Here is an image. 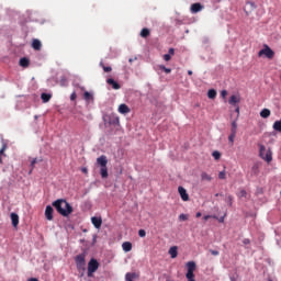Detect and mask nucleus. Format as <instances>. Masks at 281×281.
<instances>
[{"instance_id":"1","label":"nucleus","mask_w":281,"mask_h":281,"mask_svg":"<svg viewBox=\"0 0 281 281\" xmlns=\"http://www.w3.org/2000/svg\"><path fill=\"white\" fill-rule=\"evenodd\" d=\"M53 207L60 214V216H69L70 214H74V206L67 202V200H56L53 202Z\"/></svg>"},{"instance_id":"2","label":"nucleus","mask_w":281,"mask_h":281,"mask_svg":"<svg viewBox=\"0 0 281 281\" xmlns=\"http://www.w3.org/2000/svg\"><path fill=\"white\" fill-rule=\"evenodd\" d=\"M97 164L100 166V175L102 179L109 178V168L106 167V164H109V159H106V156L102 155L99 158H97Z\"/></svg>"},{"instance_id":"3","label":"nucleus","mask_w":281,"mask_h":281,"mask_svg":"<svg viewBox=\"0 0 281 281\" xmlns=\"http://www.w3.org/2000/svg\"><path fill=\"white\" fill-rule=\"evenodd\" d=\"M259 157L267 161V164H271L273 161V153L271 149H267L265 145H259Z\"/></svg>"},{"instance_id":"4","label":"nucleus","mask_w":281,"mask_h":281,"mask_svg":"<svg viewBox=\"0 0 281 281\" xmlns=\"http://www.w3.org/2000/svg\"><path fill=\"white\" fill-rule=\"evenodd\" d=\"M194 271H196V262L194 261L187 262L186 278L188 281H196L194 280Z\"/></svg>"},{"instance_id":"5","label":"nucleus","mask_w":281,"mask_h":281,"mask_svg":"<svg viewBox=\"0 0 281 281\" xmlns=\"http://www.w3.org/2000/svg\"><path fill=\"white\" fill-rule=\"evenodd\" d=\"M86 258H87V255L85 254H80L76 256L75 262L78 271H85V267H87V261L85 260Z\"/></svg>"},{"instance_id":"6","label":"nucleus","mask_w":281,"mask_h":281,"mask_svg":"<svg viewBox=\"0 0 281 281\" xmlns=\"http://www.w3.org/2000/svg\"><path fill=\"white\" fill-rule=\"evenodd\" d=\"M258 56H266V58H273V56H276V53L273 52V49H271V47H269L268 45L265 46L263 49L259 50Z\"/></svg>"},{"instance_id":"7","label":"nucleus","mask_w":281,"mask_h":281,"mask_svg":"<svg viewBox=\"0 0 281 281\" xmlns=\"http://www.w3.org/2000/svg\"><path fill=\"white\" fill-rule=\"evenodd\" d=\"M98 269H100V262H98L95 259H90V261L88 262V270L89 271H98Z\"/></svg>"},{"instance_id":"8","label":"nucleus","mask_w":281,"mask_h":281,"mask_svg":"<svg viewBox=\"0 0 281 281\" xmlns=\"http://www.w3.org/2000/svg\"><path fill=\"white\" fill-rule=\"evenodd\" d=\"M178 192L182 199V201H190V195L188 194V191L183 187H178Z\"/></svg>"},{"instance_id":"9","label":"nucleus","mask_w":281,"mask_h":281,"mask_svg":"<svg viewBox=\"0 0 281 281\" xmlns=\"http://www.w3.org/2000/svg\"><path fill=\"white\" fill-rule=\"evenodd\" d=\"M45 216L47 221H54V207L52 205L46 206Z\"/></svg>"},{"instance_id":"10","label":"nucleus","mask_w":281,"mask_h":281,"mask_svg":"<svg viewBox=\"0 0 281 281\" xmlns=\"http://www.w3.org/2000/svg\"><path fill=\"white\" fill-rule=\"evenodd\" d=\"M139 280V272H127L125 274V281Z\"/></svg>"},{"instance_id":"11","label":"nucleus","mask_w":281,"mask_h":281,"mask_svg":"<svg viewBox=\"0 0 281 281\" xmlns=\"http://www.w3.org/2000/svg\"><path fill=\"white\" fill-rule=\"evenodd\" d=\"M91 223L94 225L95 229H100L102 227V217H91Z\"/></svg>"},{"instance_id":"12","label":"nucleus","mask_w":281,"mask_h":281,"mask_svg":"<svg viewBox=\"0 0 281 281\" xmlns=\"http://www.w3.org/2000/svg\"><path fill=\"white\" fill-rule=\"evenodd\" d=\"M203 10V5L199 2L191 4L192 14H196V12H201Z\"/></svg>"},{"instance_id":"13","label":"nucleus","mask_w":281,"mask_h":281,"mask_svg":"<svg viewBox=\"0 0 281 281\" xmlns=\"http://www.w3.org/2000/svg\"><path fill=\"white\" fill-rule=\"evenodd\" d=\"M119 113H122V115H126V113H131V108L122 103L121 105H119Z\"/></svg>"},{"instance_id":"14","label":"nucleus","mask_w":281,"mask_h":281,"mask_svg":"<svg viewBox=\"0 0 281 281\" xmlns=\"http://www.w3.org/2000/svg\"><path fill=\"white\" fill-rule=\"evenodd\" d=\"M106 82L112 87V89H122V86H120V83H117L113 78L106 79Z\"/></svg>"},{"instance_id":"15","label":"nucleus","mask_w":281,"mask_h":281,"mask_svg":"<svg viewBox=\"0 0 281 281\" xmlns=\"http://www.w3.org/2000/svg\"><path fill=\"white\" fill-rule=\"evenodd\" d=\"M240 102V97L233 94L229 100L228 103L232 104V106H235V104H238Z\"/></svg>"},{"instance_id":"16","label":"nucleus","mask_w":281,"mask_h":281,"mask_svg":"<svg viewBox=\"0 0 281 281\" xmlns=\"http://www.w3.org/2000/svg\"><path fill=\"white\" fill-rule=\"evenodd\" d=\"M32 47L36 52H41V48L43 47V44L38 40H33Z\"/></svg>"},{"instance_id":"17","label":"nucleus","mask_w":281,"mask_h":281,"mask_svg":"<svg viewBox=\"0 0 281 281\" xmlns=\"http://www.w3.org/2000/svg\"><path fill=\"white\" fill-rule=\"evenodd\" d=\"M251 10H256V3L247 2L246 7H245L246 14H249V12H251Z\"/></svg>"},{"instance_id":"18","label":"nucleus","mask_w":281,"mask_h":281,"mask_svg":"<svg viewBox=\"0 0 281 281\" xmlns=\"http://www.w3.org/2000/svg\"><path fill=\"white\" fill-rule=\"evenodd\" d=\"M5 150H8V143L2 142V147L0 149V164H3V158H1V156L5 155Z\"/></svg>"},{"instance_id":"19","label":"nucleus","mask_w":281,"mask_h":281,"mask_svg":"<svg viewBox=\"0 0 281 281\" xmlns=\"http://www.w3.org/2000/svg\"><path fill=\"white\" fill-rule=\"evenodd\" d=\"M122 249L123 251H126V252L132 251L133 244L131 241H125L122 244Z\"/></svg>"},{"instance_id":"20","label":"nucleus","mask_w":281,"mask_h":281,"mask_svg":"<svg viewBox=\"0 0 281 281\" xmlns=\"http://www.w3.org/2000/svg\"><path fill=\"white\" fill-rule=\"evenodd\" d=\"M11 221H12L13 227H18L19 226V214L11 213Z\"/></svg>"},{"instance_id":"21","label":"nucleus","mask_w":281,"mask_h":281,"mask_svg":"<svg viewBox=\"0 0 281 281\" xmlns=\"http://www.w3.org/2000/svg\"><path fill=\"white\" fill-rule=\"evenodd\" d=\"M20 67H24V68L30 67V59L27 57H22L20 59Z\"/></svg>"},{"instance_id":"22","label":"nucleus","mask_w":281,"mask_h":281,"mask_svg":"<svg viewBox=\"0 0 281 281\" xmlns=\"http://www.w3.org/2000/svg\"><path fill=\"white\" fill-rule=\"evenodd\" d=\"M238 119H235L233 122H232V127H231V133H238Z\"/></svg>"},{"instance_id":"23","label":"nucleus","mask_w":281,"mask_h":281,"mask_svg":"<svg viewBox=\"0 0 281 281\" xmlns=\"http://www.w3.org/2000/svg\"><path fill=\"white\" fill-rule=\"evenodd\" d=\"M271 115V110L269 109H263L260 112V117H263V120H267Z\"/></svg>"},{"instance_id":"24","label":"nucleus","mask_w":281,"mask_h":281,"mask_svg":"<svg viewBox=\"0 0 281 281\" xmlns=\"http://www.w3.org/2000/svg\"><path fill=\"white\" fill-rule=\"evenodd\" d=\"M169 255L171 256V258H177V256H179L177 246H172V247L169 249Z\"/></svg>"},{"instance_id":"25","label":"nucleus","mask_w":281,"mask_h":281,"mask_svg":"<svg viewBox=\"0 0 281 281\" xmlns=\"http://www.w3.org/2000/svg\"><path fill=\"white\" fill-rule=\"evenodd\" d=\"M59 85L60 87H67L69 85V80L67 79L66 76L60 77Z\"/></svg>"},{"instance_id":"26","label":"nucleus","mask_w":281,"mask_h":281,"mask_svg":"<svg viewBox=\"0 0 281 281\" xmlns=\"http://www.w3.org/2000/svg\"><path fill=\"white\" fill-rule=\"evenodd\" d=\"M41 98L44 103H47V102H49V100H52V94L44 92L41 94Z\"/></svg>"},{"instance_id":"27","label":"nucleus","mask_w":281,"mask_h":281,"mask_svg":"<svg viewBox=\"0 0 281 281\" xmlns=\"http://www.w3.org/2000/svg\"><path fill=\"white\" fill-rule=\"evenodd\" d=\"M140 36H142V38H148V36H150V30H148V29H143V30L140 31Z\"/></svg>"},{"instance_id":"28","label":"nucleus","mask_w":281,"mask_h":281,"mask_svg":"<svg viewBox=\"0 0 281 281\" xmlns=\"http://www.w3.org/2000/svg\"><path fill=\"white\" fill-rule=\"evenodd\" d=\"M83 100H86V102H91V100H93V94H91L89 91H86L83 93Z\"/></svg>"},{"instance_id":"29","label":"nucleus","mask_w":281,"mask_h":281,"mask_svg":"<svg viewBox=\"0 0 281 281\" xmlns=\"http://www.w3.org/2000/svg\"><path fill=\"white\" fill-rule=\"evenodd\" d=\"M273 131L281 133V121H276L272 125Z\"/></svg>"},{"instance_id":"30","label":"nucleus","mask_w":281,"mask_h":281,"mask_svg":"<svg viewBox=\"0 0 281 281\" xmlns=\"http://www.w3.org/2000/svg\"><path fill=\"white\" fill-rule=\"evenodd\" d=\"M202 181H212V176H210L207 172L203 171L201 173Z\"/></svg>"},{"instance_id":"31","label":"nucleus","mask_w":281,"mask_h":281,"mask_svg":"<svg viewBox=\"0 0 281 281\" xmlns=\"http://www.w3.org/2000/svg\"><path fill=\"white\" fill-rule=\"evenodd\" d=\"M207 98H210V100H214V98H216V90L214 89L209 90Z\"/></svg>"},{"instance_id":"32","label":"nucleus","mask_w":281,"mask_h":281,"mask_svg":"<svg viewBox=\"0 0 281 281\" xmlns=\"http://www.w3.org/2000/svg\"><path fill=\"white\" fill-rule=\"evenodd\" d=\"M158 68L160 69V71H165V74H171L172 72V69L167 68L164 65H159Z\"/></svg>"},{"instance_id":"33","label":"nucleus","mask_w":281,"mask_h":281,"mask_svg":"<svg viewBox=\"0 0 281 281\" xmlns=\"http://www.w3.org/2000/svg\"><path fill=\"white\" fill-rule=\"evenodd\" d=\"M101 67H102L103 71H105V74H109V72L113 71V68H111V66H103L101 64Z\"/></svg>"},{"instance_id":"34","label":"nucleus","mask_w":281,"mask_h":281,"mask_svg":"<svg viewBox=\"0 0 281 281\" xmlns=\"http://www.w3.org/2000/svg\"><path fill=\"white\" fill-rule=\"evenodd\" d=\"M234 139H236V133L231 132V135L228 136V142H231V144H234Z\"/></svg>"},{"instance_id":"35","label":"nucleus","mask_w":281,"mask_h":281,"mask_svg":"<svg viewBox=\"0 0 281 281\" xmlns=\"http://www.w3.org/2000/svg\"><path fill=\"white\" fill-rule=\"evenodd\" d=\"M38 162V160L36 158H34L32 161H31V171L34 170V166H36V164Z\"/></svg>"},{"instance_id":"36","label":"nucleus","mask_w":281,"mask_h":281,"mask_svg":"<svg viewBox=\"0 0 281 281\" xmlns=\"http://www.w3.org/2000/svg\"><path fill=\"white\" fill-rule=\"evenodd\" d=\"M212 156L214 157V159H216L218 161V159H221V154L218 151H213Z\"/></svg>"},{"instance_id":"37","label":"nucleus","mask_w":281,"mask_h":281,"mask_svg":"<svg viewBox=\"0 0 281 281\" xmlns=\"http://www.w3.org/2000/svg\"><path fill=\"white\" fill-rule=\"evenodd\" d=\"M138 236H140V238H145L146 237V231L139 229L138 231Z\"/></svg>"},{"instance_id":"38","label":"nucleus","mask_w":281,"mask_h":281,"mask_svg":"<svg viewBox=\"0 0 281 281\" xmlns=\"http://www.w3.org/2000/svg\"><path fill=\"white\" fill-rule=\"evenodd\" d=\"M172 58V56H170V54H165L164 55V60H166V63L170 61Z\"/></svg>"},{"instance_id":"39","label":"nucleus","mask_w":281,"mask_h":281,"mask_svg":"<svg viewBox=\"0 0 281 281\" xmlns=\"http://www.w3.org/2000/svg\"><path fill=\"white\" fill-rule=\"evenodd\" d=\"M235 112L237 113L236 120L240 117V106L236 105Z\"/></svg>"},{"instance_id":"40","label":"nucleus","mask_w":281,"mask_h":281,"mask_svg":"<svg viewBox=\"0 0 281 281\" xmlns=\"http://www.w3.org/2000/svg\"><path fill=\"white\" fill-rule=\"evenodd\" d=\"M179 221H188V215H186V214H180V215H179Z\"/></svg>"},{"instance_id":"41","label":"nucleus","mask_w":281,"mask_h":281,"mask_svg":"<svg viewBox=\"0 0 281 281\" xmlns=\"http://www.w3.org/2000/svg\"><path fill=\"white\" fill-rule=\"evenodd\" d=\"M239 196H240V198H247V191L241 190V191L239 192Z\"/></svg>"},{"instance_id":"42","label":"nucleus","mask_w":281,"mask_h":281,"mask_svg":"<svg viewBox=\"0 0 281 281\" xmlns=\"http://www.w3.org/2000/svg\"><path fill=\"white\" fill-rule=\"evenodd\" d=\"M76 98H78V95L76 94V92H72L70 94V100L74 102L76 100Z\"/></svg>"},{"instance_id":"43","label":"nucleus","mask_w":281,"mask_h":281,"mask_svg":"<svg viewBox=\"0 0 281 281\" xmlns=\"http://www.w3.org/2000/svg\"><path fill=\"white\" fill-rule=\"evenodd\" d=\"M93 273H95L93 270H88L87 272L88 278H93Z\"/></svg>"},{"instance_id":"44","label":"nucleus","mask_w":281,"mask_h":281,"mask_svg":"<svg viewBox=\"0 0 281 281\" xmlns=\"http://www.w3.org/2000/svg\"><path fill=\"white\" fill-rule=\"evenodd\" d=\"M221 97L222 98H227V90H222L221 91Z\"/></svg>"},{"instance_id":"45","label":"nucleus","mask_w":281,"mask_h":281,"mask_svg":"<svg viewBox=\"0 0 281 281\" xmlns=\"http://www.w3.org/2000/svg\"><path fill=\"white\" fill-rule=\"evenodd\" d=\"M218 179H225V171H221L218 173Z\"/></svg>"},{"instance_id":"46","label":"nucleus","mask_w":281,"mask_h":281,"mask_svg":"<svg viewBox=\"0 0 281 281\" xmlns=\"http://www.w3.org/2000/svg\"><path fill=\"white\" fill-rule=\"evenodd\" d=\"M243 243H244V245H250L251 240H249V238H245V239L243 240Z\"/></svg>"},{"instance_id":"47","label":"nucleus","mask_w":281,"mask_h":281,"mask_svg":"<svg viewBox=\"0 0 281 281\" xmlns=\"http://www.w3.org/2000/svg\"><path fill=\"white\" fill-rule=\"evenodd\" d=\"M169 56H175V48H169Z\"/></svg>"},{"instance_id":"48","label":"nucleus","mask_w":281,"mask_h":281,"mask_svg":"<svg viewBox=\"0 0 281 281\" xmlns=\"http://www.w3.org/2000/svg\"><path fill=\"white\" fill-rule=\"evenodd\" d=\"M211 251V254H212V256H218V250H210Z\"/></svg>"},{"instance_id":"49","label":"nucleus","mask_w":281,"mask_h":281,"mask_svg":"<svg viewBox=\"0 0 281 281\" xmlns=\"http://www.w3.org/2000/svg\"><path fill=\"white\" fill-rule=\"evenodd\" d=\"M228 204L232 205V201H234V198L232 195H228Z\"/></svg>"},{"instance_id":"50","label":"nucleus","mask_w":281,"mask_h":281,"mask_svg":"<svg viewBox=\"0 0 281 281\" xmlns=\"http://www.w3.org/2000/svg\"><path fill=\"white\" fill-rule=\"evenodd\" d=\"M210 218H212V215H204V216H203V220H204V221H210Z\"/></svg>"},{"instance_id":"51","label":"nucleus","mask_w":281,"mask_h":281,"mask_svg":"<svg viewBox=\"0 0 281 281\" xmlns=\"http://www.w3.org/2000/svg\"><path fill=\"white\" fill-rule=\"evenodd\" d=\"M195 216H196V218H201V216H202L201 212H198V213L195 214Z\"/></svg>"},{"instance_id":"52","label":"nucleus","mask_w":281,"mask_h":281,"mask_svg":"<svg viewBox=\"0 0 281 281\" xmlns=\"http://www.w3.org/2000/svg\"><path fill=\"white\" fill-rule=\"evenodd\" d=\"M81 170H82V172H85V175H87V172H88L87 168H82Z\"/></svg>"},{"instance_id":"53","label":"nucleus","mask_w":281,"mask_h":281,"mask_svg":"<svg viewBox=\"0 0 281 281\" xmlns=\"http://www.w3.org/2000/svg\"><path fill=\"white\" fill-rule=\"evenodd\" d=\"M27 281H38V279H36V278H31V279H29Z\"/></svg>"},{"instance_id":"54","label":"nucleus","mask_w":281,"mask_h":281,"mask_svg":"<svg viewBox=\"0 0 281 281\" xmlns=\"http://www.w3.org/2000/svg\"><path fill=\"white\" fill-rule=\"evenodd\" d=\"M162 278H165L166 281H170V279L167 276H162Z\"/></svg>"},{"instance_id":"55","label":"nucleus","mask_w":281,"mask_h":281,"mask_svg":"<svg viewBox=\"0 0 281 281\" xmlns=\"http://www.w3.org/2000/svg\"><path fill=\"white\" fill-rule=\"evenodd\" d=\"M189 76H192V70H188Z\"/></svg>"},{"instance_id":"56","label":"nucleus","mask_w":281,"mask_h":281,"mask_svg":"<svg viewBox=\"0 0 281 281\" xmlns=\"http://www.w3.org/2000/svg\"><path fill=\"white\" fill-rule=\"evenodd\" d=\"M220 223H223V217H222V218H220Z\"/></svg>"},{"instance_id":"57","label":"nucleus","mask_w":281,"mask_h":281,"mask_svg":"<svg viewBox=\"0 0 281 281\" xmlns=\"http://www.w3.org/2000/svg\"><path fill=\"white\" fill-rule=\"evenodd\" d=\"M130 63H133V58H130Z\"/></svg>"}]
</instances>
